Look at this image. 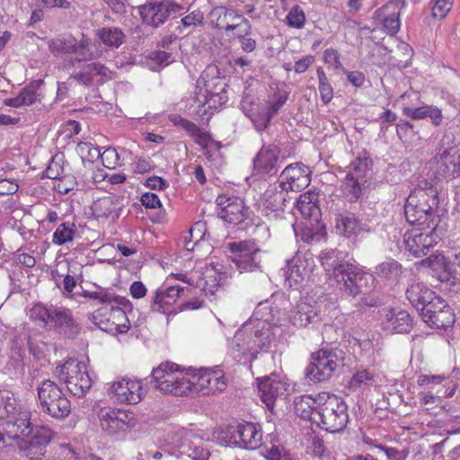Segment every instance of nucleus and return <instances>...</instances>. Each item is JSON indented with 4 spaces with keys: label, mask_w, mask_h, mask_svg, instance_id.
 I'll list each match as a JSON object with an SVG mask.
<instances>
[{
    "label": "nucleus",
    "mask_w": 460,
    "mask_h": 460,
    "mask_svg": "<svg viewBox=\"0 0 460 460\" xmlns=\"http://www.w3.org/2000/svg\"><path fill=\"white\" fill-rule=\"evenodd\" d=\"M405 294L409 302L420 313L436 296L431 289L419 280H413L408 286Z\"/></svg>",
    "instance_id": "28"
},
{
    "label": "nucleus",
    "mask_w": 460,
    "mask_h": 460,
    "mask_svg": "<svg viewBox=\"0 0 460 460\" xmlns=\"http://www.w3.org/2000/svg\"><path fill=\"white\" fill-rule=\"evenodd\" d=\"M336 229L349 238H354L361 232L368 230L352 214L340 215L336 220Z\"/></svg>",
    "instance_id": "32"
},
{
    "label": "nucleus",
    "mask_w": 460,
    "mask_h": 460,
    "mask_svg": "<svg viewBox=\"0 0 460 460\" xmlns=\"http://www.w3.org/2000/svg\"><path fill=\"white\" fill-rule=\"evenodd\" d=\"M217 66H209L197 80L191 108L200 118L211 114L227 100L226 83Z\"/></svg>",
    "instance_id": "3"
},
{
    "label": "nucleus",
    "mask_w": 460,
    "mask_h": 460,
    "mask_svg": "<svg viewBox=\"0 0 460 460\" xmlns=\"http://www.w3.org/2000/svg\"><path fill=\"white\" fill-rule=\"evenodd\" d=\"M135 210H140L145 214L152 222H162L165 217V210L162 207V203H137L133 204Z\"/></svg>",
    "instance_id": "41"
},
{
    "label": "nucleus",
    "mask_w": 460,
    "mask_h": 460,
    "mask_svg": "<svg viewBox=\"0 0 460 460\" xmlns=\"http://www.w3.org/2000/svg\"><path fill=\"white\" fill-rule=\"evenodd\" d=\"M114 73L103 64L99 62L89 63L78 72L74 73L70 78L84 86L101 84L113 78Z\"/></svg>",
    "instance_id": "20"
},
{
    "label": "nucleus",
    "mask_w": 460,
    "mask_h": 460,
    "mask_svg": "<svg viewBox=\"0 0 460 460\" xmlns=\"http://www.w3.org/2000/svg\"><path fill=\"white\" fill-rule=\"evenodd\" d=\"M30 415L13 393L0 390V420L3 421L5 446L7 439H19L31 432Z\"/></svg>",
    "instance_id": "4"
},
{
    "label": "nucleus",
    "mask_w": 460,
    "mask_h": 460,
    "mask_svg": "<svg viewBox=\"0 0 460 460\" xmlns=\"http://www.w3.org/2000/svg\"><path fill=\"white\" fill-rule=\"evenodd\" d=\"M51 438L52 432L50 429L43 427H37L34 429L31 428V432L27 436L21 437L20 441L25 443V445L31 443L45 449L46 446L51 440Z\"/></svg>",
    "instance_id": "40"
},
{
    "label": "nucleus",
    "mask_w": 460,
    "mask_h": 460,
    "mask_svg": "<svg viewBox=\"0 0 460 460\" xmlns=\"http://www.w3.org/2000/svg\"><path fill=\"white\" fill-rule=\"evenodd\" d=\"M206 234L207 224L204 221H197L189 230L190 239H194L196 245L205 239Z\"/></svg>",
    "instance_id": "55"
},
{
    "label": "nucleus",
    "mask_w": 460,
    "mask_h": 460,
    "mask_svg": "<svg viewBox=\"0 0 460 460\" xmlns=\"http://www.w3.org/2000/svg\"><path fill=\"white\" fill-rule=\"evenodd\" d=\"M310 272L307 260L301 256H296L288 261L286 277L290 283L301 282Z\"/></svg>",
    "instance_id": "34"
},
{
    "label": "nucleus",
    "mask_w": 460,
    "mask_h": 460,
    "mask_svg": "<svg viewBox=\"0 0 460 460\" xmlns=\"http://www.w3.org/2000/svg\"><path fill=\"white\" fill-rule=\"evenodd\" d=\"M447 381L445 375H420L417 379V384L420 386H426L429 389L436 390L442 389L445 386L444 383Z\"/></svg>",
    "instance_id": "49"
},
{
    "label": "nucleus",
    "mask_w": 460,
    "mask_h": 460,
    "mask_svg": "<svg viewBox=\"0 0 460 460\" xmlns=\"http://www.w3.org/2000/svg\"><path fill=\"white\" fill-rule=\"evenodd\" d=\"M288 100L287 93H275L269 97L265 106L260 109V118L253 119L254 127L258 131H262L268 128L272 118L279 112L280 108Z\"/></svg>",
    "instance_id": "23"
},
{
    "label": "nucleus",
    "mask_w": 460,
    "mask_h": 460,
    "mask_svg": "<svg viewBox=\"0 0 460 460\" xmlns=\"http://www.w3.org/2000/svg\"><path fill=\"white\" fill-rule=\"evenodd\" d=\"M319 394L315 396L303 395L295 401L296 413L303 419L313 420L314 413L318 411Z\"/></svg>",
    "instance_id": "38"
},
{
    "label": "nucleus",
    "mask_w": 460,
    "mask_h": 460,
    "mask_svg": "<svg viewBox=\"0 0 460 460\" xmlns=\"http://www.w3.org/2000/svg\"><path fill=\"white\" fill-rule=\"evenodd\" d=\"M406 220L411 225L434 226V213L429 203H404Z\"/></svg>",
    "instance_id": "27"
},
{
    "label": "nucleus",
    "mask_w": 460,
    "mask_h": 460,
    "mask_svg": "<svg viewBox=\"0 0 460 460\" xmlns=\"http://www.w3.org/2000/svg\"><path fill=\"white\" fill-rule=\"evenodd\" d=\"M318 226H311L308 223H305V226L301 229L300 237L303 241L306 243L313 242L315 239Z\"/></svg>",
    "instance_id": "63"
},
{
    "label": "nucleus",
    "mask_w": 460,
    "mask_h": 460,
    "mask_svg": "<svg viewBox=\"0 0 460 460\" xmlns=\"http://www.w3.org/2000/svg\"><path fill=\"white\" fill-rule=\"evenodd\" d=\"M217 16V27L225 30L226 32L233 31L243 25L242 16L236 10L225 6L216 7L212 12Z\"/></svg>",
    "instance_id": "30"
},
{
    "label": "nucleus",
    "mask_w": 460,
    "mask_h": 460,
    "mask_svg": "<svg viewBox=\"0 0 460 460\" xmlns=\"http://www.w3.org/2000/svg\"><path fill=\"white\" fill-rule=\"evenodd\" d=\"M370 162L367 157L358 158L351 164L343 181V191L351 195L354 199H358L361 194V185L366 182L367 172L369 169Z\"/></svg>",
    "instance_id": "19"
},
{
    "label": "nucleus",
    "mask_w": 460,
    "mask_h": 460,
    "mask_svg": "<svg viewBox=\"0 0 460 460\" xmlns=\"http://www.w3.org/2000/svg\"><path fill=\"white\" fill-rule=\"evenodd\" d=\"M110 316L113 319L112 324L115 325L114 330L119 333H126L129 329V323L126 317L125 312L120 308H112ZM102 330L112 331L111 326H100Z\"/></svg>",
    "instance_id": "45"
},
{
    "label": "nucleus",
    "mask_w": 460,
    "mask_h": 460,
    "mask_svg": "<svg viewBox=\"0 0 460 460\" xmlns=\"http://www.w3.org/2000/svg\"><path fill=\"white\" fill-rule=\"evenodd\" d=\"M75 225L66 222L58 226L52 236V243L57 245H62L71 242L75 234Z\"/></svg>",
    "instance_id": "44"
},
{
    "label": "nucleus",
    "mask_w": 460,
    "mask_h": 460,
    "mask_svg": "<svg viewBox=\"0 0 460 460\" xmlns=\"http://www.w3.org/2000/svg\"><path fill=\"white\" fill-rule=\"evenodd\" d=\"M317 318L318 311L314 305L300 302L288 314L279 309L270 308L269 317H264V321H271L275 325L292 323L294 326L305 327Z\"/></svg>",
    "instance_id": "13"
},
{
    "label": "nucleus",
    "mask_w": 460,
    "mask_h": 460,
    "mask_svg": "<svg viewBox=\"0 0 460 460\" xmlns=\"http://www.w3.org/2000/svg\"><path fill=\"white\" fill-rule=\"evenodd\" d=\"M56 374L75 396H84L92 387L93 382L85 363L75 358H69L64 364L58 366Z\"/></svg>",
    "instance_id": "8"
},
{
    "label": "nucleus",
    "mask_w": 460,
    "mask_h": 460,
    "mask_svg": "<svg viewBox=\"0 0 460 460\" xmlns=\"http://www.w3.org/2000/svg\"><path fill=\"white\" fill-rule=\"evenodd\" d=\"M185 290L181 286L161 287L157 288L152 297L151 309L165 314L169 306L172 305Z\"/></svg>",
    "instance_id": "25"
},
{
    "label": "nucleus",
    "mask_w": 460,
    "mask_h": 460,
    "mask_svg": "<svg viewBox=\"0 0 460 460\" xmlns=\"http://www.w3.org/2000/svg\"><path fill=\"white\" fill-rule=\"evenodd\" d=\"M255 104L252 102V98L251 97H244L243 98L241 102V107L243 112L247 117H249L252 121L253 122V119H259L260 118V109H255Z\"/></svg>",
    "instance_id": "57"
},
{
    "label": "nucleus",
    "mask_w": 460,
    "mask_h": 460,
    "mask_svg": "<svg viewBox=\"0 0 460 460\" xmlns=\"http://www.w3.org/2000/svg\"><path fill=\"white\" fill-rule=\"evenodd\" d=\"M219 443L225 447H239L253 450L261 445L262 432L259 425L245 422L236 427L228 426L218 434Z\"/></svg>",
    "instance_id": "7"
},
{
    "label": "nucleus",
    "mask_w": 460,
    "mask_h": 460,
    "mask_svg": "<svg viewBox=\"0 0 460 460\" xmlns=\"http://www.w3.org/2000/svg\"><path fill=\"white\" fill-rule=\"evenodd\" d=\"M279 149L276 146H262L253 159L256 174H275L278 172Z\"/></svg>",
    "instance_id": "22"
},
{
    "label": "nucleus",
    "mask_w": 460,
    "mask_h": 460,
    "mask_svg": "<svg viewBox=\"0 0 460 460\" xmlns=\"http://www.w3.org/2000/svg\"><path fill=\"white\" fill-rule=\"evenodd\" d=\"M19 186L16 182L7 179L0 180V198L16 193Z\"/></svg>",
    "instance_id": "61"
},
{
    "label": "nucleus",
    "mask_w": 460,
    "mask_h": 460,
    "mask_svg": "<svg viewBox=\"0 0 460 460\" xmlns=\"http://www.w3.org/2000/svg\"><path fill=\"white\" fill-rule=\"evenodd\" d=\"M183 7L169 0L154 1L137 7L143 22L154 28L164 23L170 17H175Z\"/></svg>",
    "instance_id": "14"
},
{
    "label": "nucleus",
    "mask_w": 460,
    "mask_h": 460,
    "mask_svg": "<svg viewBox=\"0 0 460 460\" xmlns=\"http://www.w3.org/2000/svg\"><path fill=\"white\" fill-rule=\"evenodd\" d=\"M379 448L385 453L388 460H405L409 454L408 451H399L394 447H388L385 446H380Z\"/></svg>",
    "instance_id": "62"
},
{
    "label": "nucleus",
    "mask_w": 460,
    "mask_h": 460,
    "mask_svg": "<svg viewBox=\"0 0 460 460\" xmlns=\"http://www.w3.org/2000/svg\"><path fill=\"white\" fill-rule=\"evenodd\" d=\"M91 40L87 38L81 39L80 41L74 40L73 43V51L76 55L75 60L78 62L81 61H90L96 59L99 57V54H95L90 49Z\"/></svg>",
    "instance_id": "42"
},
{
    "label": "nucleus",
    "mask_w": 460,
    "mask_h": 460,
    "mask_svg": "<svg viewBox=\"0 0 460 460\" xmlns=\"http://www.w3.org/2000/svg\"><path fill=\"white\" fill-rule=\"evenodd\" d=\"M65 159L64 154L59 153L55 155L49 162L45 174L49 179H61L65 174Z\"/></svg>",
    "instance_id": "46"
},
{
    "label": "nucleus",
    "mask_w": 460,
    "mask_h": 460,
    "mask_svg": "<svg viewBox=\"0 0 460 460\" xmlns=\"http://www.w3.org/2000/svg\"><path fill=\"white\" fill-rule=\"evenodd\" d=\"M423 320L431 327L447 329L455 323V314L440 296H435L420 313Z\"/></svg>",
    "instance_id": "18"
},
{
    "label": "nucleus",
    "mask_w": 460,
    "mask_h": 460,
    "mask_svg": "<svg viewBox=\"0 0 460 460\" xmlns=\"http://www.w3.org/2000/svg\"><path fill=\"white\" fill-rule=\"evenodd\" d=\"M374 382V375L369 371L364 369L358 371L353 375L349 382V386L352 388H358L361 385H369Z\"/></svg>",
    "instance_id": "54"
},
{
    "label": "nucleus",
    "mask_w": 460,
    "mask_h": 460,
    "mask_svg": "<svg viewBox=\"0 0 460 460\" xmlns=\"http://www.w3.org/2000/svg\"><path fill=\"white\" fill-rule=\"evenodd\" d=\"M203 15L199 12H192L181 20L184 27L196 26L202 23Z\"/></svg>",
    "instance_id": "64"
},
{
    "label": "nucleus",
    "mask_w": 460,
    "mask_h": 460,
    "mask_svg": "<svg viewBox=\"0 0 460 460\" xmlns=\"http://www.w3.org/2000/svg\"><path fill=\"white\" fill-rule=\"evenodd\" d=\"M15 443L18 447L23 452L24 456L31 460H36L40 458L45 454V449L40 447L34 446L33 444H27L21 442L19 439H7V446H12Z\"/></svg>",
    "instance_id": "47"
},
{
    "label": "nucleus",
    "mask_w": 460,
    "mask_h": 460,
    "mask_svg": "<svg viewBox=\"0 0 460 460\" xmlns=\"http://www.w3.org/2000/svg\"><path fill=\"white\" fill-rule=\"evenodd\" d=\"M217 216L229 224L242 222L247 214L244 203H227L225 207L217 208Z\"/></svg>",
    "instance_id": "35"
},
{
    "label": "nucleus",
    "mask_w": 460,
    "mask_h": 460,
    "mask_svg": "<svg viewBox=\"0 0 460 460\" xmlns=\"http://www.w3.org/2000/svg\"><path fill=\"white\" fill-rule=\"evenodd\" d=\"M229 258L237 270L242 272H252L261 268V250L252 240H243L226 243Z\"/></svg>",
    "instance_id": "10"
},
{
    "label": "nucleus",
    "mask_w": 460,
    "mask_h": 460,
    "mask_svg": "<svg viewBox=\"0 0 460 460\" xmlns=\"http://www.w3.org/2000/svg\"><path fill=\"white\" fill-rule=\"evenodd\" d=\"M294 215L311 226L320 225L322 218V211L317 203H296Z\"/></svg>",
    "instance_id": "37"
},
{
    "label": "nucleus",
    "mask_w": 460,
    "mask_h": 460,
    "mask_svg": "<svg viewBox=\"0 0 460 460\" xmlns=\"http://www.w3.org/2000/svg\"><path fill=\"white\" fill-rule=\"evenodd\" d=\"M266 456L269 460H294L289 453L279 446H272L267 449Z\"/></svg>",
    "instance_id": "59"
},
{
    "label": "nucleus",
    "mask_w": 460,
    "mask_h": 460,
    "mask_svg": "<svg viewBox=\"0 0 460 460\" xmlns=\"http://www.w3.org/2000/svg\"><path fill=\"white\" fill-rule=\"evenodd\" d=\"M99 426L110 437H118L130 430L136 424L132 413L111 407L96 410Z\"/></svg>",
    "instance_id": "12"
},
{
    "label": "nucleus",
    "mask_w": 460,
    "mask_h": 460,
    "mask_svg": "<svg viewBox=\"0 0 460 460\" xmlns=\"http://www.w3.org/2000/svg\"><path fill=\"white\" fill-rule=\"evenodd\" d=\"M42 81L31 82L22 88L17 96L4 99V104L9 107L21 108L35 103L39 96L37 91Z\"/></svg>",
    "instance_id": "31"
},
{
    "label": "nucleus",
    "mask_w": 460,
    "mask_h": 460,
    "mask_svg": "<svg viewBox=\"0 0 460 460\" xmlns=\"http://www.w3.org/2000/svg\"><path fill=\"white\" fill-rule=\"evenodd\" d=\"M405 6V0H390L379 11L384 16L383 25L387 33L394 35L400 29V11Z\"/></svg>",
    "instance_id": "29"
},
{
    "label": "nucleus",
    "mask_w": 460,
    "mask_h": 460,
    "mask_svg": "<svg viewBox=\"0 0 460 460\" xmlns=\"http://www.w3.org/2000/svg\"><path fill=\"white\" fill-rule=\"evenodd\" d=\"M339 352L337 349L323 348L312 353L310 364L305 369L306 376L314 382L331 378L341 364Z\"/></svg>",
    "instance_id": "11"
},
{
    "label": "nucleus",
    "mask_w": 460,
    "mask_h": 460,
    "mask_svg": "<svg viewBox=\"0 0 460 460\" xmlns=\"http://www.w3.org/2000/svg\"><path fill=\"white\" fill-rule=\"evenodd\" d=\"M258 392L261 399L270 409L272 408L276 399L284 394V384L276 376H263L258 378Z\"/></svg>",
    "instance_id": "26"
},
{
    "label": "nucleus",
    "mask_w": 460,
    "mask_h": 460,
    "mask_svg": "<svg viewBox=\"0 0 460 460\" xmlns=\"http://www.w3.org/2000/svg\"><path fill=\"white\" fill-rule=\"evenodd\" d=\"M151 383L156 390L175 396L215 394L227 387V380L221 370L183 372L170 362L162 363L153 370Z\"/></svg>",
    "instance_id": "1"
},
{
    "label": "nucleus",
    "mask_w": 460,
    "mask_h": 460,
    "mask_svg": "<svg viewBox=\"0 0 460 460\" xmlns=\"http://www.w3.org/2000/svg\"><path fill=\"white\" fill-rule=\"evenodd\" d=\"M74 40L61 38L53 39L49 41V49L54 55L70 54L73 51Z\"/></svg>",
    "instance_id": "51"
},
{
    "label": "nucleus",
    "mask_w": 460,
    "mask_h": 460,
    "mask_svg": "<svg viewBox=\"0 0 460 460\" xmlns=\"http://www.w3.org/2000/svg\"><path fill=\"white\" fill-rule=\"evenodd\" d=\"M54 307V305L46 307L41 304H37L31 309L30 317L33 320L41 322L44 325H49Z\"/></svg>",
    "instance_id": "50"
},
{
    "label": "nucleus",
    "mask_w": 460,
    "mask_h": 460,
    "mask_svg": "<svg viewBox=\"0 0 460 460\" xmlns=\"http://www.w3.org/2000/svg\"><path fill=\"white\" fill-rule=\"evenodd\" d=\"M242 23L244 26L241 34H238L237 39L240 42V46L243 51L251 53L257 48L256 40L251 38L252 34V24L247 18L242 19Z\"/></svg>",
    "instance_id": "43"
},
{
    "label": "nucleus",
    "mask_w": 460,
    "mask_h": 460,
    "mask_svg": "<svg viewBox=\"0 0 460 460\" xmlns=\"http://www.w3.org/2000/svg\"><path fill=\"white\" fill-rule=\"evenodd\" d=\"M440 159L447 166V162L452 165V174L460 172V155L451 154L450 151L445 150L440 154Z\"/></svg>",
    "instance_id": "58"
},
{
    "label": "nucleus",
    "mask_w": 460,
    "mask_h": 460,
    "mask_svg": "<svg viewBox=\"0 0 460 460\" xmlns=\"http://www.w3.org/2000/svg\"><path fill=\"white\" fill-rule=\"evenodd\" d=\"M264 317H269V315L262 314L261 316V321L255 326L256 330H252L251 323H246L235 333L233 341L234 350L240 352L242 355H253L258 351V349L264 345L261 340L262 330L265 323L270 322L264 321Z\"/></svg>",
    "instance_id": "17"
},
{
    "label": "nucleus",
    "mask_w": 460,
    "mask_h": 460,
    "mask_svg": "<svg viewBox=\"0 0 460 460\" xmlns=\"http://www.w3.org/2000/svg\"><path fill=\"white\" fill-rule=\"evenodd\" d=\"M453 0H436L431 8V14L435 19H444L452 9Z\"/></svg>",
    "instance_id": "53"
},
{
    "label": "nucleus",
    "mask_w": 460,
    "mask_h": 460,
    "mask_svg": "<svg viewBox=\"0 0 460 460\" xmlns=\"http://www.w3.org/2000/svg\"><path fill=\"white\" fill-rule=\"evenodd\" d=\"M325 195L321 190L316 187H312L298 197H294L296 201H320L324 199Z\"/></svg>",
    "instance_id": "56"
},
{
    "label": "nucleus",
    "mask_w": 460,
    "mask_h": 460,
    "mask_svg": "<svg viewBox=\"0 0 460 460\" xmlns=\"http://www.w3.org/2000/svg\"><path fill=\"white\" fill-rule=\"evenodd\" d=\"M58 182L55 186V189L58 192L62 194H66L70 190H74V187L76 185L74 177L70 175H64L61 179H58Z\"/></svg>",
    "instance_id": "60"
},
{
    "label": "nucleus",
    "mask_w": 460,
    "mask_h": 460,
    "mask_svg": "<svg viewBox=\"0 0 460 460\" xmlns=\"http://www.w3.org/2000/svg\"><path fill=\"white\" fill-rule=\"evenodd\" d=\"M107 394L119 403L136 404L142 400L145 390L140 380L121 377L108 384Z\"/></svg>",
    "instance_id": "16"
},
{
    "label": "nucleus",
    "mask_w": 460,
    "mask_h": 460,
    "mask_svg": "<svg viewBox=\"0 0 460 460\" xmlns=\"http://www.w3.org/2000/svg\"><path fill=\"white\" fill-rule=\"evenodd\" d=\"M319 409L313 417L328 432L341 431L349 421L348 407L342 398L329 393L319 394Z\"/></svg>",
    "instance_id": "6"
},
{
    "label": "nucleus",
    "mask_w": 460,
    "mask_h": 460,
    "mask_svg": "<svg viewBox=\"0 0 460 460\" xmlns=\"http://www.w3.org/2000/svg\"><path fill=\"white\" fill-rule=\"evenodd\" d=\"M311 170L302 163L287 166L280 174V181L270 185L265 191L266 201H288L293 199L291 193H297L311 181Z\"/></svg>",
    "instance_id": "5"
},
{
    "label": "nucleus",
    "mask_w": 460,
    "mask_h": 460,
    "mask_svg": "<svg viewBox=\"0 0 460 460\" xmlns=\"http://www.w3.org/2000/svg\"><path fill=\"white\" fill-rule=\"evenodd\" d=\"M93 151L106 168L115 169L119 165V155L115 148H106L102 153L98 148H93Z\"/></svg>",
    "instance_id": "48"
},
{
    "label": "nucleus",
    "mask_w": 460,
    "mask_h": 460,
    "mask_svg": "<svg viewBox=\"0 0 460 460\" xmlns=\"http://www.w3.org/2000/svg\"><path fill=\"white\" fill-rule=\"evenodd\" d=\"M381 316L384 329L390 332L408 333L413 327V319L405 310L385 308Z\"/></svg>",
    "instance_id": "21"
},
{
    "label": "nucleus",
    "mask_w": 460,
    "mask_h": 460,
    "mask_svg": "<svg viewBox=\"0 0 460 460\" xmlns=\"http://www.w3.org/2000/svg\"><path fill=\"white\" fill-rule=\"evenodd\" d=\"M402 273V265L394 259L381 262L376 267L375 274L389 281H396Z\"/></svg>",
    "instance_id": "39"
},
{
    "label": "nucleus",
    "mask_w": 460,
    "mask_h": 460,
    "mask_svg": "<svg viewBox=\"0 0 460 460\" xmlns=\"http://www.w3.org/2000/svg\"><path fill=\"white\" fill-rule=\"evenodd\" d=\"M402 114L412 119H423L429 117L432 123L436 126L440 125L442 121L441 111L434 106H421L418 108L405 107L402 109Z\"/></svg>",
    "instance_id": "33"
},
{
    "label": "nucleus",
    "mask_w": 460,
    "mask_h": 460,
    "mask_svg": "<svg viewBox=\"0 0 460 460\" xmlns=\"http://www.w3.org/2000/svg\"><path fill=\"white\" fill-rule=\"evenodd\" d=\"M286 21L289 27L301 29L305 22V12L298 4H296L288 12Z\"/></svg>",
    "instance_id": "52"
},
{
    "label": "nucleus",
    "mask_w": 460,
    "mask_h": 460,
    "mask_svg": "<svg viewBox=\"0 0 460 460\" xmlns=\"http://www.w3.org/2000/svg\"><path fill=\"white\" fill-rule=\"evenodd\" d=\"M436 226L408 230L403 236L406 249L415 257L426 255L439 240Z\"/></svg>",
    "instance_id": "15"
},
{
    "label": "nucleus",
    "mask_w": 460,
    "mask_h": 460,
    "mask_svg": "<svg viewBox=\"0 0 460 460\" xmlns=\"http://www.w3.org/2000/svg\"><path fill=\"white\" fill-rule=\"evenodd\" d=\"M49 326L55 327L68 338H75L80 332V326L74 319L72 312L61 306L53 308Z\"/></svg>",
    "instance_id": "24"
},
{
    "label": "nucleus",
    "mask_w": 460,
    "mask_h": 460,
    "mask_svg": "<svg viewBox=\"0 0 460 460\" xmlns=\"http://www.w3.org/2000/svg\"><path fill=\"white\" fill-rule=\"evenodd\" d=\"M98 39L111 49L119 48L126 40V35L120 28L102 27L96 31Z\"/></svg>",
    "instance_id": "36"
},
{
    "label": "nucleus",
    "mask_w": 460,
    "mask_h": 460,
    "mask_svg": "<svg viewBox=\"0 0 460 460\" xmlns=\"http://www.w3.org/2000/svg\"><path fill=\"white\" fill-rule=\"evenodd\" d=\"M38 397L43 411L51 417L63 419L70 413V402L55 382H41L38 387Z\"/></svg>",
    "instance_id": "9"
},
{
    "label": "nucleus",
    "mask_w": 460,
    "mask_h": 460,
    "mask_svg": "<svg viewBox=\"0 0 460 460\" xmlns=\"http://www.w3.org/2000/svg\"><path fill=\"white\" fill-rule=\"evenodd\" d=\"M344 253L335 249L325 250L320 255L323 267L327 272H332L340 289L349 296H356L364 292L363 284L368 280L373 282L374 278L360 271L357 266L344 262Z\"/></svg>",
    "instance_id": "2"
}]
</instances>
